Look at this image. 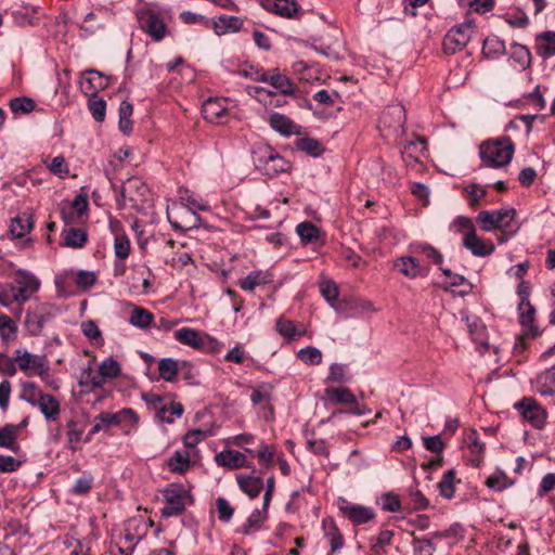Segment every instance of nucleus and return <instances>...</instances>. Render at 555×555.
I'll list each match as a JSON object with an SVG mask.
<instances>
[{
	"label": "nucleus",
	"mask_w": 555,
	"mask_h": 555,
	"mask_svg": "<svg viewBox=\"0 0 555 555\" xmlns=\"http://www.w3.org/2000/svg\"><path fill=\"white\" fill-rule=\"evenodd\" d=\"M261 5L268 12L286 18L294 17L298 11V5L293 0H261Z\"/></svg>",
	"instance_id": "21"
},
{
	"label": "nucleus",
	"mask_w": 555,
	"mask_h": 555,
	"mask_svg": "<svg viewBox=\"0 0 555 555\" xmlns=\"http://www.w3.org/2000/svg\"><path fill=\"white\" fill-rule=\"evenodd\" d=\"M202 114L211 124H223L229 114L227 100L209 98L203 103Z\"/></svg>",
	"instance_id": "12"
},
{
	"label": "nucleus",
	"mask_w": 555,
	"mask_h": 555,
	"mask_svg": "<svg viewBox=\"0 0 555 555\" xmlns=\"http://www.w3.org/2000/svg\"><path fill=\"white\" fill-rule=\"evenodd\" d=\"M275 328L279 334L287 340H293L296 337H301L305 334V332H299L296 328V325L293 321L286 320L282 317L276 320Z\"/></svg>",
	"instance_id": "50"
},
{
	"label": "nucleus",
	"mask_w": 555,
	"mask_h": 555,
	"mask_svg": "<svg viewBox=\"0 0 555 555\" xmlns=\"http://www.w3.org/2000/svg\"><path fill=\"white\" fill-rule=\"evenodd\" d=\"M514 150V143L509 138L503 141H487L479 146V156L486 166L499 168L512 160Z\"/></svg>",
	"instance_id": "4"
},
{
	"label": "nucleus",
	"mask_w": 555,
	"mask_h": 555,
	"mask_svg": "<svg viewBox=\"0 0 555 555\" xmlns=\"http://www.w3.org/2000/svg\"><path fill=\"white\" fill-rule=\"evenodd\" d=\"M141 28L151 36L154 41H160L165 38L167 26L158 13L146 10L138 14Z\"/></svg>",
	"instance_id": "10"
},
{
	"label": "nucleus",
	"mask_w": 555,
	"mask_h": 555,
	"mask_svg": "<svg viewBox=\"0 0 555 555\" xmlns=\"http://www.w3.org/2000/svg\"><path fill=\"white\" fill-rule=\"evenodd\" d=\"M412 545L415 555H434L437 548L433 539L429 537H413Z\"/></svg>",
	"instance_id": "53"
},
{
	"label": "nucleus",
	"mask_w": 555,
	"mask_h": 555,
	"mask_svg": "<svg viewBox=\"0 0 555 555\" xmlns=\"http://www.w3.org/2000/svg\"><path fill=\"white\" fill-rule=\"evenodd\" d=\"M297 358L308 365H317L322 362V352L320 349L309 346L297 352Z\"/></svg>",
	"instance_id": "55"
},
{
	"label": "nucleus",
	"mask_w": 555,
	"mask_h": 555,
	"mask_svg": "<svg viewBox=\"0 0 555 555\" xmlns=\"http://www.w3.org/2000/svg\"><path fill=\"white\" fill-rule=\"evenodd\" d=\"M269 125L273 130L284 137L299 133V127L291 118L280 113H272L269 116Z\"/></svg>",
	"instance_id": "26"
},
{
	"label": "nucleus",
	"mask_w": 555,
	"mask_h": 555,
	"mask_svg": "<svg viewBox=\"0 0 555 555\" xmlns=\"http://www.w3.org/2000/svg\"><path fill=\"white\" fill-rule=\"evenodd\" d=\"M320 292L325 300L339 313H345L343 302L337 301L339 291L335 282L324 281L320 284Z\"/></svg>",
	"instance_id": "34"
},
{
	"label": "nucleus",
	"mask_w": 555,
	"mask_h": 555,
	"mask_svg": "<svg viewBox=\"0 0 555 555\" xmlns=\"http://www.w3.org/2000/svg\"><path fill=\"white\" fill-rule=\"evenodd\" d=\"M175 338L180 344L198 350H205L207 348H212V345H218V341L215 338L208 335H201L199 332L190 327L177 330L175 332Z\"/></svg>",
	"instance_id": "11"
},
{
	"label": "nucleus",
	"mask_w": 555,
	"mask_h": 555,
	"mask_svg": "<svg viewBox=\"0 0 555 555\" xmlns=\"http://www.w3.org/2000/svg\"><path fill=\"white\" fill-rule=\"evenodd\" d=\"M168 468L171 473L183 474L190 468V454L184 450H177L168 459Z\"/></svg>",
	"instance_id": "42"
},
{
	"label": "nucleus",
	"mask_w": 555,
	"mask_h": 555,
	"mask_svg": "<svg viewBox=\"0 0 555 555\" xmlns=\"http://www.w3.org/2000/svg\"><path fill=\"white\" fill-rule=\"evenodd\" d=\"M506 53L505 42L496 36H489L483 40L482 54L488 59H498Z\"/></svg>",
	"instance_id": "41"
},
{
	"label": "nucleus",
	"mask_w": 555,
	"mask_h": 555,
	"mask_svg": "<svg viewBox=\"0 0 555 555\" xmlns=\"http://www.w3.org/2000/svg\"><path fill=\"white\" fill-rule=\"evenodd\" d=\"M272 282V274L268 271L254 270L240 282V287L244 291L251 292L257 286L267 285Z\"/></svg>",
	"instance_id": "32"
},
{
	"label": "nucleus",
	"mask_w": 555,
	"mask_h": 555,
	"mask_svg": "<svg viewBox=\"0 0 555 555\" xmlns=\"http://www.w3.org/2000/svg\"><path fill=\"white\" fill-rule=\"evenodd\" d=\"M296 233L304 245L317 243L320 240V229L309 221L297 224Z\"/></svg>",
	"instance_id": "43"
},
{
	"label": "nucleus",
	"mask_w": 555,
	"mask_h": 555,
	"mask_svg": "<svg viewBox=\"0 0 555 555\" xmlns=\"http://www.w3.org/2000/svg\"><path fill=\"white\" fill-rule=\"evenodd\" d=\"M10 284L13 289V300L18 305H23L29 300L40 287L39 279L31 272L23 269L15 271L13 282Z\"/></svg>",
	"instance_id": "5"
},
{
	"label": "nucleus",
	"mask_w": 555,
	"mask_h": 555,
	"mask_svg": "<svg viewBox=\"0 0 555 555\" xmlns=\"http://www.w3.org/2000/svg\"><path fill=\"white\" fill-rule=\"evenodd\" d=\"M494 212L496 229H499L506 237L514 236L519 230V225L514 223L516 210L514 208L506 207L494 210Z\"/></svg>",
	"instance_id": "18"
},
{
	"label": "nucleus",
	"mask_w": 555,
	"mask_h": 555,
	"mask_svg": "<svg viewBox=\"0 0 555 555\" xmlns=\"http://www.w3.org/2000/svg\"><path fill=\"white\" fill-rule=\"evenodd\" d=\"M454 480H455V472L453 469H450L446 472L438 483V488L440 491V495L444 499H452L455 494V487H454Z\"/></svg>",
	"instance_id": "52"
},
{
	"label": "nucleus",
	"mask_w": 555,
	"mask_h": 555,
	"mask_svg": "<svg viewBox=\"0 0 555 555\" xmlns=\"http://www.w3.org/2000/svg\"><path fill=\"white\" fill-rule=\"evenodd\" d=\"M107 377L102 375L101 370L95 374H92L89 369L87 372H83L82 378L80 380V385L85 387H90L91 390L101 388L106 383Z\"/></svg>",
	"instance_id": "57"
},
{
	"label": "nucleus",
	"mask_w": 555,
	"mask_h": 555,
	"mask_svg": "<svg viewBox=\"0 0 555 555\" xmlns=\"http://www.w3.org/2000/svg\"><path fill=\"white\" fill-rule=\"evenodd\" d=\"M395 268L403 275L414 279L418 275H421V264L420 261L412 256H404L399 258L396 263Z\"/></svg>",
	"instance_id": "37"
},
{
	"label": "nucleus",
	"mask_w": 555,
	"mask_h": 555,
	"mask_svg": "<svg viewBox=\"0 0 555 555\" xmlns=\"http://www.w3.org/2000/svg\"><path fill=\"white\" fill-rule=\"evenodd\" d=\"M322 529L331 544V552L327 555H333L335 552L341 550L345 540L335 520L331 517L324 518L322 520Z\"/></svg>",
	"instance_id": "23"
},
{
	"label": "nucleus",
	"mask_w": 555,
	"mask_h": 555,
	"mask_svg": "<svg viewBox=\"0 0 555 555\" xmlns=\"http://www.w3.org/2000/svg\"><path fill=\"white\" fill-rule=\"evenodd\" d=\"M266 83L272 86L283 95H293L295 93L294 82L285 75L280 74L278 69L268 73Z\"/></svg>",
	"instance_id": "31"
},
{
	"label": "nucleus",
	"mask_w": 555,
	"mask_h": 555,
	"mask_svg": "<svg viewBox=\"0 0 555 555\" xmlns=\"http://www.w3.org/2000/svg\"><path fill=\"white\" fill-rule=\"evenodd\" d=\"M114 251L115 256L120 260H125L129 257L130 240L125 233L115 235Z\"/></svg>",
	"instance_id": "59"
},
{
	"label": "nucleus",
	"mask_w": 555,
	"mask_h": 555,
	"mask_svg": "<svg viewBox=\"0 0 555 555\" xmlns=\"http://www.w3.org/2000/svg\"><path fill=\"white\" fill-rule=\"evenodd\" d=\"M509 56L521 70H525L531 66V53L529 49L524 44L517 42L512 43L509 49Z\"/></svg>",
	"instance_id": "35"
},
{
	"label": "nucleus",
	"mask_w": 555,
	"mask_h": 555,
	"mask_svg": "<svg viewBox=\"0 0 555 555\" xmlns=\"http://www.w3.org/2000/svg\"><path fill=\"white\" fill-rule=\"evenodd\" d=\"M34 227L33 217L28 214H22L12 219L10 231L13 236L24 237Z\"/></svg>",
	"instance_id": "39"
},
{
	"label": "nucleus",
	"mask_w": 555,
	"mask_h": 555,
	"mask_svg": "<svg viewBox=\"0 0 555 555\" xmlns=\"http://www.w3.org/2000/svg\"><path fill=\"white\" fill-rule=\"evenodd\" d=\"M255 168L270 178L287 172L292 165L268 144H256L251 150Z\"/></svg>",
	"instance_id": "2"
},
{
	"label": "nucleus",
	"mask_w": 555,
	"mask_h": 555,
	"mask_svg": "<svg viewBox=\"0 0 555 555\" xmlns=\"http://www.w3.org/2000/svg\"><path fill=\"white\" fill-rule=\"evenodd\" d=\"M159 377L173 382L180 372V363L172 358H163L158 363Z\"/></svg>",
	"instance_id": "46"
},
{
	"label": "nucleus",
	"mask_w": 555,
	"mask_h": 555,
	"mask_svg": "<svg viewBox=\"0 0 555 555\" xmlns=\"http://www.w3.org/2000/svg\"><path fill=\"white\" fill-rule=\"evenodd\" d=\"M181 206L176 208V214L184 217L182 221H178L168 211L167 218L175 231L186 232L196 229L201 223V217L196 214V210L206 211L209 209V205L197 199L193 193L188 190L180 191Z\"/></svg>",
	"instance_id": "1"
},
{
	"label": "nucleus",
	"mask_w": 555,
	"mask_h": 555,
	"mask_svg": "<svg viewBox=\"0 0 555 555\" xmlns=\"http://www.w3.org/2000/svg\"><path fill=\"white\" fill-rule=\"evenodd\" d=\"M514 409L533 428L543 429L545 427L548 413L534 398L524 397L514 404Z\"/></svg>",
	"instance_id": "6"
},
{
	"label": "nucleus",
	"mask_w": 555,
	"mask_h": 555,
	"mask_svg": "<svg viewBox=\"0 0 555 555\" xmlns=\"http://www.w3.org/2000/svg\"><path fill=\"white\" fill-rule=\"evenodd\" d=\"M216 508L218 513V519L221 522H229L234 514V508L231 506L229 501L222 496L216 500Z\"/></svg>",
	"instance_id": "62"
},
{
	"label": "nucleus",
	"mask_w": 555,
	"mask_h": 555,
	"mask_svg": "<svg viewBox=\"0 0 555 555\" xmlns=\"http://www.w3.org/2000/svg\"><path fill=\"white\" fill-rule=\"evenodd\" d=\"M250 401L255 405H261L262 406V410L266 412L264 413V418L266 420H273L274 418V408H273V405L271 403V401H272V392L270 391V389H268V388H266L263 386L255 388L251 391Z\"/></svg>",
	"instance_id": "27"
},
{
	"label": "nucleus",
	"mask_w": 555,
	"mask_h": 555,
	"mask_svg": "<svg viewBox=\"0 0 555 555\" xmlns=\"http://www.w3.org/2000/svg\"><path fill=\"white\" fill-rule=\"evenodd\" d=\"M295 146L298 151H302L312 157H320L324 152L322 143L309 137L297 139Z\"/></svg>",
	"instance_id": "45"
},
{
	"label": "nucleus",
	"mask_w": 555,
	"mask_h": 555,
	"mask_svg": "<svg viewBox=\"0 0 555 555\" xmlns=\"http://www.w3.org/2000/svg\"><path fill=\"white\" fill-rule=\"evenodd\" d=\"M338 509L354 526L367 524L376 518L372 507L354 504L343 498L339 499Z\"/></svg>",
	"instance_id": "9"
},
{
	"label": "nucleus",
	"mask_w": 555,
	"mask_h": 555,
	"mask_svg": "<svg viewBox=\"0 0 555 555\" xmlns=\"http://www.w3.org/2000/svg\"><path fill=\"white\" fill-rule=\"evenodd\" d=\"M533 386L541 397L555 404V364L538 374Z\"/></svg>",
	"instance_id": "14"
},
{
	"label": "nucleus",
	"mask_w": 555,
	"mask_h": 555,
	"mask_svg": "<svg viewBox=\"0 0 555 555\" xmlns=\"http://www.w3.org/2000/svg\"><path fill=\"white\" fill-rule=\"evenodd\" d=\"M127 415H132V409L131 408H124L121 409L120 411L116 412V413H111V412H102L100 413L98 416H95L94 421H95V424L94 426H99L100 427V431L101 430H104V429H107L112 426H118L120 425V422L121 420L127 416Z\"/></svg>",
	"instance_id": "30"
},
{
	"label": "nucleus",
	"mask_w": 555,
	"mask_h": 555,
	"mask_svg": "<svg viewBox=\"0 0 555 555\" xmlns=\"http://www.w3.org/2000/svg\"><path fill=\"white\" fill-rule=\"evenodd\" d=\"M537 53L548 59L555 55V33L545 31L537 37L535 43Z\"/></svg>",
	"instance_id": "36"
},
{
	"label": "nucleus",
	"mask_w": 555,
	"mask_h": 555,
	"mask_svg": "<svg viewBox=\"0 0 555 555\" xmlns=\"http://www.w3.org/2000/svg\"><path fill=\"white\" fill-rule=\"evenodd\" d=\"M49 170L61 179L66 178L69 173L68 165L63 156H55L49 165Z\"/></svg>",
	"instance_id": "63"
},
{
	"label": "nucleus",
	"mask_w": 555,
	"mask_h": 555,
	"mask_svg": "<svg viewBox=\"0 0 555 555\" xmlns=\"http://www.w3.org/2000/svg\"><path fill=\"white\" fill-rule=\"evenodd\" d=\"M463 246L470 250L472 254L477 257L489 256L495 249V246L491 241L485 242L483 240L476 235V231L466 233L464 235Z\"/></svg>",
	"instance_id": "20"
},
{
	"label": "nucleus",
	"mask_w": 555,
	"mask_h": 555,
	"mask_svg": "<svg viewBox=\"0 0 555 555\" xmlns=\"http://www.w3.org/2000/svg\"><path fill=\"white\" fill-rule=\"evenodd\" d=\"M154 321V314L149 310L135 307L129 318V323L138 328L146 330Z\"/></svg>",
	"instance_id": "47"
},
{
	"label": "nucleus",
	"mask_w": 555,
	"mask_h": 555,
	"mask_svg": "<svg viewBox=\"0 0 555 555\" xmlns=\"http://www.w3.org/2000/svg\"><path fill=\"white\" fill-rule=\"evenodd\" d=\"M215 463L229 469L253 468L245 454L236 450H223L215 455Z\"/></svg>",
	"instance_id": "16"
},
{
	"label": "nucleus",
	"mask_w": 555,
	"mask_h": 555,
	"mask_svg": "<svg viewBox=\"0 0 555 555\" xmlns=\"http://www.w3.org/2000/svg\"><path fill=\"white\" fill-rule=\"evenodd\" d=\"M66 428L67 449L75 453L80 449L79 444L82 442L83 428L78 427V422L75 418H70L66 423Z\"/></svg>",
	"instance_id": "38"
},
{
	"label": "nucleus",
	"mask_w": 555,
	"mask_h": 555,
	"mask_svg": "<svg viewBox=\"0 0 555 555\" xmlns=\"http://www.w3.org/2000/svg\"><path fill=\"white\" fill-rule=\"evenodd\" d=\"M33 406L38 408L48 422H54L60 417V402L50 393L40 395Z\"/></svg>",
	"instance_id": "22"
},
{
	"label": "nucleus",
	"mask_w": 555,
	"mask_h": 555,
	"mask_svg": "<svg viewBox=\"0 0 555 555\" xmlns=\"http://www.w3.org/2000/svg\"><path fill=\"white\" fill-rule=\"evenodd\" d=\"M416 253L424 255L433 263L440 266L443 262L442 254L428 243H421L416 246Z\"/></svg>",
	"instance_id": "61"
},
{
	"label": "nucleus",
	"mask_w": 555,
	"mask_h": 555,
	"mask_svg": "<svg viewBox=\"0 0 555 555\" xmlns=\"http://www.w3.org/2000/svg\"><path fill=\"white\" fill-rule=\"evenodd\" d=\"M83 75H94V77H83L80 80L81 91L88 96H95L100 90L108 87L109 77L96 69H87Z\"/></svg>",
	"instance_id": "15"
},
{
	"label": "nucleus",
	"mask_w": 555,
	"mask_h": 555,
	"mask_svg": "<svg viewBox=\"0 0 555 555\" xmlns=\"http://www.w3.org/2000/svg\"><path fill=\"white\" fill-rule=\"evenodd\" d=\"M443 275L450 278V282L441 285L446 292H452L461 297L468 295L473 289V284L462 274L453 273L448 268H440Z\"/></svg>",
	"instance_id": "17"
},
{
	"label": "nucleus",
	"mask_w": 555,
	"mask_h": 555,
	"mask_svg": "<svg viewBox=\"0 0 555 555\" xmlns=\"http://www.w3.org/2000/svg\"><path fill=\"white\" fill-rule=\"evenodd\" d=\"M43 393L34 382H25L22 385L21 399L34 405L38 398H40V395Z\"/></svg>",
	"instance_id": "60"
},
{
	"label": "nucleus",
	"mask_w": 555,
	"mask_h": 555,
	"mask_svg": "<svg viewBox=\"0 0 555 555\" xmlns=\"http://www.w3.org/2000/svg\"><path fill=\"white\" fill-rule=\"evenodd\" d=\"M141 399L156 412V416L160 422L173 423V417L167 415V402L164 397L154 392H143Z\"/></svg>",
	"instance_id": "24"
},
{
	"label": "nucleus",
	"mask_w": 555,
	"mask_h": 555,
	"mask_svg": "<svg viewBox=\"0 0 555 555\" xmlns=\"http://www.w3.org/2000/svg\"><path fill=\"white\" fill-rule=\"evenodd\" d=\"M88 108L95 121L102 122L105 119L106 102L105 100L95 96H90Z\"/></svg>",
	"instance_id": "56"
},
{
	"label": "nucleus",
	"mask_w": 555,
	"mask_h": 555,
	"mask_svg": "<svg viewBox=\"0 0 555 555\" xmlns=\"http://www.w3.org/2000/svg\"><path fill=\"white\" fill-rule=\"evenodd\" d=\"M36 107V103L30 98H14L10 101V108L14 114H28Z\"/></svg>",
	"instance_id": "58"
},
{
	"label": "nucleus",
	"mask_w": 555,
	"mask_h": 555,
	"mask_svg": "<svg viewBox=\"0 0 555 555\" xmlns=\"http://www.w3.org/2000/svg\"><path fill=\"white\" fill-rule=\"evenodd\" d=\"M102 372V375L106 376L107 378H114L120 375V365L119 363L113 359L107 358L105 359L99 367Z\"/></svg>",
	"instance_id": "64"
},
{
	"label": "nucleus",
	"mask_w": 555,
	"mask_h": 555,
	"mask_svg": "<svg viewBox=\"0 0 555 555\" xmlns=\"http://www.w3.org/2000/svg\"><path fill=\"white\" fill-rule=\"evenodd\" d=\"M61 237V245L69 248H82L88 242L87 232L79 228L64 229Z\"/></svg>",
	"instance_id": "29"
},
{
	"label": "nucleus",
	"mask_w": 555,
	"mask_h": 555,
	"mask_svg": "<svg viewBox=\"0 0 555 555\" xmlns=\"http://www.w3.org/2000/svg\"><path fill=\"white\" fill-rule=\"evenodd\" d=\"M240 490L250 500L259 496L264 487V481L260 475H256L253 468L249 474H237L235 476Z\"/></svg>",
	"instance_id": "13"
},
{
	"label": "nucleus",
	"mask_w": 555,
	"mask_h": 555,
	"mask_svg": "<svg viewBox=\"0 0 555 555\" xmlns=\"http://www.w3.org/2000/svg\"><path fill=\"white\" fill-rule=\"evenodd\" d=\"M425 144L426 142L422 138L406 142L401 151L403 159L410 158L411 160H417V155L425 150Z\"/></svg>",
	"instance_id": "54"
},
{
	"label": "nucleus",
	"mask_w": 555,
	"mask_h": 555,
	"mask_svg": "<svg viewBox=\"0 0 555 555\" xmlns=\"http://www.w3.org/2000/svg\"><path fill=\"white\" fill-rule=\"evenodd\" d=\"M15 360L23 372L34 369L37 370L38 375L41 377L48 374L49 366L46 364V357L43 356L33 354L24 350L21 356H15Z\"/></svg>",
	"instance_id": "19"
},
{
	"label": "nucleus",
	"mask_w": 555,
	"mask_h": 555,
	"mask_svg": "<svg viewBox=\"0 0 555 555\" xmlns=\"http://www.w3.org/2000/svg\"><path fill=\"white\" fill-rule=\"evenodd\" d=\"M165 505L160 511L163 518L181 515L186 506L194 504V498L189 489L181 483H171L163 491Z\"/></svg>",
	"instance_id": "3"
},
{
	"label": "nucleus",
	"mask_w": 555,
	"mask_h": 555,
	"mask_svg": "<svg viewBox=\"0 0 555 555\" xmlns=\"http://www.w3.org/2000/svg\"><path fill=\"white\" fill-rule=\"evenodd\" d=\"M535 308L530 304H525V307L519 311V323L526 330V336L530 335L537 338L541 335L542 331L534 324Z\"/></svg>",
	"instance_id": "28"
},
{
	"label": "nucleus",
	"mask_w": 555,
	"mask_h": 555,
	"mask_svg": "<svg viewBox=\"0 0 555 555\" xmlns=\"http://www.w3.org/2000/svg\"><path fill=\"white\" fill-rule=\"evenodd\" d=\"M268 509L269 507H264V503H262V508L254 509L246 521L237 528V532L244 535H249L256 531L261 529L262 524L268 518Z\"/></svg>",
	"instance_id": "25"
},
{
	"label": "nucleus",
	"mask_w": 555,
	"mask_h": 555,
	"mask_svg": "<svg viewBox=\"0 0 555 555\" xmlns=\"http://www.w3.org/2000/svg\"><path fill=\"white\" fill-rule=\"evenodd\" d=\"M94 485V476L91 472L85 470L82 475L73 483L69 492L74 495H87Z\"/></svg>",
	"instance_id": "44"
},
{
	"label": "nucleus",
	"mask_w": 555,
	"mask_h": 555,
	"mask_svg": "<svg viewBox=\"0 0 555 555\" xmlns=\"http://www.w3.org/2000/svg\"><path fill=\"white\" fill-rule=\"evenodd\" d=\"M486 486L494 491L501 492L514 485V481L503 472L498 469L486 480Z\"/></svg>",
	"instance_id": "48"
},
{
	"label": "nucleus",
	"mask_w": 555,
	"mask_h": 555,
	"mask_svg": "<svg viewBox=\"0 0 555 555\" xmlns=\"http://www.w3.org/2000/svg\"><path fill=\"white\" fill-rule=\"evenodd\" d=\"M243 26V21L237 16L222 14L214 21V30L217 35L229 31H237Z\"/></svg>",
	"instance_id": "33"
},
{
	"label": "nucleus",
	"mask_w": 555,
	"mask_h": 555,
	"mask_svg": "<svg viewBox=\"0 0 555 555\" xmlns=\"http://www.w3.org/2000/svg\"><path fill=\"white\" fill-rule=\"evenodd\" d=\"M474 24L472 21H466L452 27L442 42L444 53L454 54L456 51L465 48L472 38Z\"/></svg>",
	"instance_id": "8"
},
{
	"label": "nucleus",
	"mask_w": 555,
	"mask_h": 555,
	"mask_svg": "<svg viewBox=\"0 0 555 555\" xmlns=\"http://www.w3.org/2000/svg\"><path fill=\"white\" fill-rule=\"evenodd\" d=\"M17 325L7 314L0 313V336L4 343H9L16 338Z\"/></svg>",
	"instance_id": "51"
},
{
	"label": "nucleus",
	"mask_w": 555,
	"mask_h": 555,
	"mask_svg": "<svg viewBox=\"0 0 555 555\" xmlns=\"http://www.w3.org/2000/svg\"><path fill=\"white\" fill-rule=\"evenodd\" d=\"M325 393L327 398L335 403H356V396L345 387L326 388Z\"/></svg>",
	"instance_id": "49"
},
{
	"label": "nucleus",
	"mask_w": 555,
	"mask_h": 555,
	"mask_svg": "<svg viewBox=\"0 0 555 555\" xmlns=\"http://www.w3.org/2000/svg\"><path fill=\"white\" fill-rule=\"evenodd\" d=\"M54 318L55 310L50 304H40L28 309L24 322L27 333L33 337L41 335L44 325Z\"/></svg>",
	"instance_id": "7"
},
{
	"label": "nucleus",
	"mask_w": 555,
	"mask_h": 555,
	"mask_svg": "<svg viewBox=\"0 0 555 555\" xmlns=\"http://www.w3.org/2000/svg\"><path fill=\"white\" fill-rule=\"evenodd\" d=\"M17 434L13 428V424H5L0 427V448L8 449L17 454L21 451V446L16 440Z\"/></svg>",
	"instance_id": "40"
}]
</instances>
